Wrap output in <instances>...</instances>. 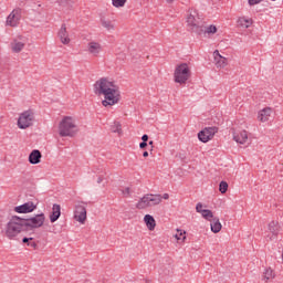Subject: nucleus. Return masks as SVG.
Segmentation results:
<instances>
[{"mask_svg":"<svg viewBox=\"0 0 283 283\" xmlns=\"http://www.w3.org/2000/svg\"><path fill=\"white\" fill-rule=\"evenodd\" d=\"M103 180H104V178H103L102 176H99V177L97 178V185H101V182H103Z\"/></svg>","mask_w":283,"mask_h":283,"instance_id":"nucleus-40","label":"nucleus"},{"mask_svg":"<svg viewBox=\"0 0 283 283\" xmlns=\"http://www.w3.org/2000/svg\"><path fill=\"white\" fill-rule=\"evenodd\" d=\"M61 218V205L54 203L50 214V222L54 223Z\"/></svg>","mask_w":283,"mask_h":283,"instance_id":"nucleus-15","label":"nucleus"},{"mask_svg":"<svg viewBox=\"0 0 283 283\" xmlns=\"http://www.w3.org/2000/svg\"><path fill=\"white\" fill-rule=\"evenodd\" d=\"M95 94L97 96H104L102 105L108 107L116 105L120 101V92L116 90L114 82H109L107 78L102 77L94 84Z\"/></svg>","mask_w":283,"mask_h":283,"instance_id":"nucleus-1","label":"nucleus"},{"mask_svg":"<svg viewBox=\"0 0 283 283\" xmlns=\"http://www.w3.org/2000/svg\"><path fill=\"white\" fill-rule=\"evenodd\" d=\"M269 116H271V108H263L260 113H259V120H261V123H266V120H269Z\"/></svg>","mask_w":283,"mask_h":283,"instance_id":"nucleus-22","label":"nucleus"},{"mask_svg":"<svg viewBox=\"0 0 283 283\" xmlns=\"http://www.w3.org/2000/svg\"><path fill=\"white\" fill-rule=\"evenodd\" d=\"M269 231H271L273 235H277V233H280V223L277 221H271L269 223Z\"/></svg>","mask_w":283,"mask_h":283,"instance_id":"nucleus-26","label":"nucleus"},{"mask_svg":"<svg viewBox=\"0 0 283 283\" xmlns=\"http://www.w3.org/2000/svg\"><path fill=\"white\" fill-rule=\"evenodd\" d=\"M19 233H28L23 218L13 216L6 227V235L9 240H14Z\"/></svg>","mask_w":283,"mask_h":283,"instance_id":"nucleus-2","label":"nucleus"},{"mask_svg":"<svg viewBox=\"0 0 283 283\" xmlns=\"http://www.w3.org/2000/svg\"><path fill=\"white\" fill-rule=\"evenodd\" d=\"M111 132H113V134H120V132H123L120 123L114 122V124L111 126Z\"/></svg>","mask_w":283,"mask_h":283,"instance_id":"nucleus-28","label":"nucleus"},{"mask_svg":"<svg viewBox=\"0 0 283 283\" xmlns=\"http://www.w3.org/2000/svg\"><path fill=\"white\" fill-rule=\"evenodd\" d=\"M24 228L27 229V233L30 231H34V229H41L43 224H45V213H39L28 219H23Z\"/></svg>","mask_w":283,"mask_h":283,"instance_id":"nucleus-5","label":"nucleus"},{"mask_svg":"<svg viewBox=\"0 0 283 283\" xmlns=\"http://www.w3.org/2000/svg\"><path fill=\"white\" fill-rule=\"evenodd\" d=\"M53 1H55V3H59L61 0H53Z\"/></svg>","mask_w":283,"mask_h":283,"instance_id":"nucleus-45","label":"nucleus"},{"mask_svg":"<svg viewBox=\"0 0 283 283\" xmlns=\"http://www.w3.org/2000/svg\"><path fill=\"white\" fill-rule=\"evenodd\" d=\"M34 124V111L28 109L20 114L18 119L19 129H28Z\"/></svg>","mask_w":283,"mask_h":283,"instance_id":"nucleus-8","label":"nucleus"},{"mask_svg":"<svg viewBox=\"0 0 283 283\" xmlns=\"http://www.w3.org/2000/svg\"><path fill=\"white\" fill-rule=\"evenodd\" d=\"M144 222H145L147 229H149V231H154V229H156V219H154V216L146 214L144 217Z\"/></svg>","mask_w":283,"mask_h":283,"instance_id":"nucleus-19","label":"nucleus"},{"mask_svg":"<svg viewBox=\"0 0 283 283\" xmlns=\"http://www.w3.org/2000/svg\"><path fill=\"white\" fill-rule=\"evenodd\" d=\"M10 45L12 52H14V54H19V52H22L23 48H25V41H19L18 39H15L10 43Z\"/></svg>","mask_w":283,"mask_h":283,"instance_id":"nucleus-16","label":"nucleus"},{"mask_svg":"<svg viewBox=\"0 0 283 283\" xmlns=\"http://www.w3.org/2000/svg\"><path fill=\"white\" fill-rule=\"evenodd\" d=\"M213 56L218 67H224L227 65V57L220 55L218 50L213 52Z\"/></svg>","mask_w":283,"mask_h":283,"instance_id":"nucleus-21","label":"nucleus"},{"mask_svg":"<svg viewBox=\"0 0 283 283\" xmlns=\"http://www.w3.org/2000/svg\"><path fill=\"white\" fill-rule=\"evenodd\" d=\"M36 205L32 201H28L21 206H17L14 208L15 213H32V211H35Z\"/></svg>","mask_w":283,"mask_h":283,"instance_id":"nucleus-11","label":"nucleus"},{"mask_svg":"<svg viewBox=\"0 0 283 283\" xmlns=\"http://www.w3.org/2000/svg\"><path fill=\"white\" fill-rule=\"evenodd\" d=\"M163 202V196L160 195H145L136 205V209H147V207H156Z\"/></svg>","mask_w":283,"mask_h":283,"instance_id":"nucleus-7","label":"nucleus"},{"mask_svg":"<svg viewBox=\"0 0 283 283\" xmlns=\"http://www.w3.org/2000/svg\"><path fill=\"white\" fill-rule=\"evenodd\" d=\"M201 216L202 218H205V220H210V221L211 219L213 220V212L209 209L203 210Z\"/></svg>","mask_w":283,"mask_h":283,"instance_id":"nucleus-30","label":"nucleus"},{"mask_svg":"<svg viewBox=\"0 0 283 283\" xmlns=\"http://www.w3.org/2000/svg\"><path fill=\"white\" fill-rule=\"evenodd\" d=\"M205 23L202 22V19L198 17V13L196 11L190 12L187 17V25L190 30V32H195V34H198L199 36H202V25Z\"/></svg>","mask_w":283,"mask_h":283,"instance_id":"nucleus-4","label":"nucleus"},{"mask_svg":"<svg viewBox=\"0 0 283 283\" xmlns=\"http://www.w3.org/2000/svg\"><path fill=\"white\" fill-rule=\"evenodd\" d=\"M175 83L185 85L188 78H191V70L187 63L179 64L175 70Z\"/></svg>","mask_w":283,"mask_h":283,"instance_id":"nucleus-6","label":"nucleus"},{"mask_svg":"<svg viewBox=\"0 0 283 283\" xmlns=\"http://www.w3.org/2000/svg\"><path fill=\"white\" fill-rule=\"evenodd\" d=\"M123 193H124V196H129V188H128V187L125 188V189L123 190Z\"/></svg>","mask_w":283,"mask_h":283,"instance_id":"nucleus-39","label":"nucleus"},{"mask_svg":"<svg viewBox=\"0 0 283 283\" xmlns=\"http://www.w3.org/2000/svg\"><path fill=\"white\" fill-rule=\"evenodd\" d=\"M59 36H60V41L64 45H67V43H70V35L67 34V28L65 27V24H62V27L59 31Z\"/></svg>","mask_w":283,"mask_h":283,"instance_id":"nucleus-17","label":"nucleus"},{"mask_svg":"<svg viewBox=\"0 0 283 283\" xmlns=\"http://www.w3.org/2000/svg\"><path fill=\"white\" fill-rule=\"evenodd\" d=\"M101 43L98 42H90L88 43V52L90 54H93V56H98V54H101Z\"/></svg>","mask_w":283,"mask_h":283,"instance_id":"nucleus-18","label":"nucleus"},{"mask_svg":"<svg viewBox=\"0 0 283 283\" xmlns=\"http://www.w3.org/2000/svg\"><path fill=\"white\" fill-rule=\"evenodd\" d=\"M101 23L108 32L114 31V22L112 20H107L105 18H101Z\"/></svg>","mask_w":283,"mask_h":283,"instance_id":"nucleus-24","label":"nucleus"},{"mask_svg":"<svg viewBox=\"0 0 283 283\" xmlns=\"http://www.w3.org/2000/svg\"><path fill=\"white\" fill-rule=\"evenodd\" d=\"M147 147V142H142L140 144H139V148L140 149H145Z\"/></svg>","mask_w":283,"mask_h":283,"instance_id":"nucleus-38","label":"nucleus"},{"mask_svg":"<svg viewBox=\"0 0 283 283\" xmlns=\"http://www.w3.org/2000/svg\"><path fill=\"white\" fill-rule=\"evenodd\" d=\"M187 232L182 231V230H177V234L175 235V238L177 240H187V235H185Z\"/></svg>","mask_w":283,"mask_h":283,"instance_id":"nucleus-33","label":"nucleus"},{"mask_svg":"<svg viewBox=\"0 0 283 283\" xmlns=\"http://www.w3.org/2000/svg\"><path fill=\"white\" fill-rule=\"evenodd\" d=\"M73 3H74V0H60L59 1L60 6H69V8H72Z\"/></svg>","mask_w":283,"mask_h":283,"instance_id":"nucleus-34","label":"nucleus"},{"mask_svg":"<svg viewBox=\"0 0 283 283\" xmlns=\"http://www.w3.org/2000/svg\"><path fill=\"white\" fill-rule=\"evenodd\" d=\"M41 158H43L41 150L34 149L29 155V163L30 165H39V163H41Z\"/></svg>","mask_w":283,"mask_h":283,"instance_id":"nucleus-13","label":"nucleus"},{"mask_svg":"<svg viewBox=\"0 0 283 283\" xmlns=\"http://www.w3.org/2000/svg\"><path fill=\"white\" fill-rule=\"evenodd\" d=\"M148 145H150V147H154V140L148 142Z\"/></svg>","mask_w":283,"mask_h":283,"instance_id":"nucleus-43","label":"nucleus"},{"mask_svg":"<svg viewBox=\"0 0 283 283\" xmlns=\"http://www.w3.org/2000/svg\"><path fill=\"white\" fill-rule=\"evenodd\" d=\"M264 0H248L249 6H258V3H262Z\"/></svg>","mask_w":283,"mask_h":283,"instance_id":"nucleus-35","label":"nucleus"},{"mask_svg":"<svg viewBox=\"0 0 283 283\" xmlns=\"http://www.w3.org/2000/svg\"><path fill=\"white\" fill-rule=\"evenodd\" d=\"M22 243L27 244V247H30L31 249H34V250L39 249V244H36V242L34 241V238L32 237H29V238L24 237L22 239Z\"/></svg>","mask_w":283,"mask_h":283,"instance_id":"nucleus-23","label":"nucleus"},{"mask_svg":"<svg viewBox=\"0 0 283 283\" xmlns=\"http://www.w3.org/2000/svg\"><path fill=\"white\" fill-rule=\"evenodd\" d=\"M19 14H21V9L13 10L7 18V25H10L11 28H15L19 21Z\"/></svg>","mask_w":283,"mask_h":283,"instance_id":"nucleus-12","label":"nucleus"},{"mask_svg":"<svg viewBox=\"0 0 283 283\" xmlns=\"http://www.w3.org/2000/svg\"><path fill=\"white\" fill-rule=\"evenodd\" d=\"M161 198H164V200H169V193H164Z\"/></svg>","mask_w":283,"mask_h":283,"instance_id":"nucleus-41","label":"nucleus"},{"mask_svg":"<svg viewBox=\"0 0 283 283\" xmlns=\"http://www.w3.org/2000/svg\"><path fill=\"white\" fill-rule=\"evenodd\" d=\"M142 140H143V143H147V140H149V135H147V134L143 135Z\"/></svg>","mask_w":283,"mask_h":283,"instance_id":"nucleus-37","label":"nucleus"},{"mask_svg":"<svg viewBox=\"0 0 283 283\" xmlns=\"http://www.w3.org/2000/svg\"><path fill=\"white\" fill-rule=\"evenodd\" d=\"M114 8H125L127 0H112Z\"/></svg>","mask_w":283,"mask_h":283,"instance_id":"nucleus-31","label":"nucleus"},{"mask_svg":"<svg viewBox=\"0 0 283 283\" xmlns=\"http://www.w3.org/2000/svg\"><path fill=\"white\" fill-rule=\"evenodd\" d=\"M216 32H218V28L213 24L209 25V27H205V24H202V34L205 36H207V34H216Z\"/></svg>","mask_w":283,"mask_h":283,"instance_id":"nucleus-25","label":"nucleus"},{"mask_svg":"<svg viewBox=\"0 0 283 283\" xmlns=\"http://www.w3.org/2000/svg\"><path fill=\"white\" fill-rule=\"evenodd\" d=\"M74 220L80 222L81 224H85V220H87V209L83 205H76L74 210Z\"/></svg>","mask_w":283,"mask_h":283,"instance_id":"nucleus-10","label":"nucleus"},{"mask_svg":"<svg viewBox=\"0 0 283 283\" xmlns=\"http://www.w3.org/2000/svg\"><path fill=\"white\" fill-rule=\"evenodd\" d=\"M143 156H144V158H147V157L149 156V153H148L147 150H145V151L143 153Z\"/></svg>","mask_w":283,"mask_h":283,"instance_id":"nucleus-42","label":"nucleus"},{"mask_svg":"<svg viewBox=\"0 0 283 283\" xmlns=\"http://www.w3.org/2000/svg\"><path fill=\"white\" fill-rule=\"evenodd\" d=\"M76 132H78V129L76 128V124H74V119H72V117L66 116L60 122L59 134L62 138L67 136L72 138L76 135Z\"/></svg>","mask_w":283,"mask_h":283,"instance_id":"nucleus-3","label":"nucleus"},{"mask_svg":"<svg viewBox=\"0 0 283 283\" xmlns=\"http://www.w3.org/2000/svg\"><path fill=\"white\" fill-rule=\"evenodd\" d=\"M216 134H218V127H216V126L206 127L198 133V139L201 143H209V140H211V138H213V136H216Z\"/></svg>","mask_w":283,"mask_h":283,"instance_id":"nucleus-9","label":"nucleus"},{"mask_svg":"<svg viewBox=\"0 0 283 283\" xmlns=\"http://www.w3.org/2000/svg\"><path fill=\"white\" fill-rule=\"evenodd\" d=\"M238 24L241 25V28H250L251 27V20L245 18H240L238 20Z\"/></svg>","mask_w":283,"mask_h":283,"instance_id":"nucleus-29","label":"nucleus"},{"mask_svg":"<svg viewBox=\"0 0 283 283\" xmlns=\"http://www.w3.org/2000/svg\"><path fill=\"white\" fill-rule=\"evenodd\" d=\"M206 209H202V203H197V206H196V211H197V213H202V211H205Z\"/></svg>","mask_w":283,"mask_h":283,"instance_id":"nucleus-36","label":"nucleus"},{"mask_svg":"<svg viewBox=\"0 0 283 283\" xmlns=\"http://www.w3.org/2000/svg\"><path fill=\"white\" fill-rule=\"evenodd\" d=\"M212 233H220L222 231V223H220V219L214 217L210 223Z\"/></svg>","mask_w":283,"mask_h":283,"instance_id":"nucleus-20","label":"nucleus"},{"mask_svg":"<svg viewBox=\"0 0 283 283\" xmlns=\"http://www.w3.org/2000/svg\"><path fill=\"white\" fill-rule=\"evenodd\" d=\"M228 189H229V184H227V181H221L219 184L220 193H224L226 191H228Z\"/></svg>","mask_w":283,"mask_h":283,"instance_id":"nucleus-32","label":"nucleus"},{"mask_svg":"<svg viewBox=\"0 0 283 283\" xmlns=\"http://www.w3.org/2000/svg\"><path fill=\"white\" fill-rule=\"evenodd\" d=\"M275 277V273H273V270L266 269L265 272L263 273V280L265 282H269V280H273Z\"/></svg>","mask_w":283,"mask_h":283,"instance_id":"nucleus-27","label":"nucleus"},{"mask_svg":"<svg viewBox=\"0 0 283 283\" xmlns=\"http://www.w3.org/2000/svg\"><path fill=\"white\" fill-rule=\"evenodd\" d=\"M167 3H174V0H166Z\"/></svg>","mask_w":283,"mask_h":283,"instance_id":"nucleus-44","label":"nucleus"},{"mask_svg":"<svg viewBox=\"0 0 283 283\" xmlns=\"http://www.w3.org/2000/svg\"><path fill=\"white\" fill-rule=\"evenodd\" d=\"M233 140H235V143H239L240 145H244V143H247V140H249V134L247 133V130H241L240 133H234Z\"/></svg>","mask_w":283,"mask_h":283,"instance_id":"nucleus-14","label":"nucleus"}]
</instances>
